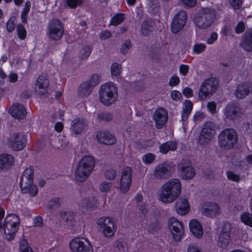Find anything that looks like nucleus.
Instances as JSON below:
<instances>
[{
  "mask_svg": "<svg viewBox=\"0 0 252 252\" xmlns=\"http://www.w3.org/2000/svg\"><path fill=\"white\" fill-rule=\"evenodd\" d=\"M66 4L68 7L74 8L82 3V0H66Z\"/></svg>",
  "mask_w": 252,
  "mask_h": 252,
  "instance_id": "51",
  "label": "nucleus"
},
{
  "mask_svg": "<svg viewBox=\"0 0 252 252\" xmlns=\"http://www.w3.org/2000/svg\"><path fill=\"white\" fill-rule=\"evenodd\" d=\"M187 252H202L198 247L195 244H190L188 246Z\"/></svg>",
  "mask_w": 252,
  "mask_h": 252,
  "instance_id": "60",
  "label": "nucleus"
},
{
  "mask_svg": "<svg viewBox=\"0 0 252 252\" xmlns=\"http://www.w3.org/2000/svg\"><path fill=\"white\" fill-rule=\"evenodd\" d=\"M125 19V15L123 13H117L112 18L110 24L116 26L121 24Z\"/></svg>",
  "mask_w": 252,
  "mask_h": 252,
  "instance_id": "36",
  "label": "nucleus"
},
{
  "mask_svg": "<svg viewBox=\"0 0 252 252\" xmlns=\"http://www.w3.org/2000/svg\"><path fill=\"white\" fill-rule=\"evenodd\" d=\"M105 177L109 180H113L116 177V172L113 169L108 170L105 174Z\"/></svg>",
  "mask_w": 252,
  "mask_h": 252,
  "instance_id": "56",
  "label": "nucleus"
},
{
  "mask_svg": "<svg viewBox=\"0 0 252 252\" xmlns=\"http://www.w3.org/2000/svg\"><path fill=\"white\" fill-rule=\"evenodd\" d=\"M132 181V169L129 167H126L122 172L120 184V190L122 193L128 191Z\"/></svg>",
  "mask_w": 252,
  "mask_h": 252,
  "instance_id": "14",
  "label": "nucleus"
},
{
  "mask_svg": "<svg viewBox=\"0 0 252 252\" xmlns=\"http://www.w3.org/2000/svg\"><path fill=\"white\" fill-rule=\"evenodd\" d=\"M174 168L175 165L171 162L159 164L155 168V175L157 177H162L165 175L171 173L174 170Z\"/></svg>",
  "mask_w": 252,
  "mask_h": 252,
  "instance_id": "26",
  "label": "nucleus"
},
{
  "mask_svg": "<svg viewBox=\"0 0 252 252\" xmlns=\"http://www.w3.org/2000/svg\"><path fill=\"white\" fill-rule=\"evenodd\" d=\"M26 142V137L23 134H14L10 138L9 145L15 151L23 149Z\"/></svg>",
  "mask_w": 252,
  "mask_h": 252,
  "instance_id": "22",
  "label": "nucleus"
},
{
  "mask_svg": "<svg viewBox=\"0 0 252 252\" xmlns=\"http://www.w3.org/2000/svg\"><path fill=\"white\" fill-rule=\"evenodd\" d=\"M61 218L66 222H72L75 218V213L71 211H61L60 213Z\"/></svg>",
  "mask_w": 252,
  "mask_h": 252,
  "instance_id": "35",
  "label": "nucleus"
},
{
  "mask_svg": "<svg viewBox=\"0 0 252 252\" xmlns=\"http://www.w3.org/2000/svg\"><path fill=\"white\" fill-rule=\"evenodd\" d=\"M206 48L205 44L203 43H199L195 44L193 46L192 52L194 54H199L203 52Z\"/></svg>",
  "mask_w": 252,
  "mask_h": 252,
  "instance_id": "40",
  "label": "nucleus"
},
{
  "mask_svg": "<svg viewBox=\"0 0 252 252\" xmlns=\"http://www.w3.org/2000/svg\"><path fill=\"white\" fill-rule=\"evenodd\" d=\"M241 46L246 51L252 50V30L246 32L243 37Z\"/></svg>",
  "mask_w": 252,
  "mask_h": 252,
  "instance_id": "31",
  "label": "nucleus"
},
{
  "mask_svg": "<svg viewBox=\"0 0 252 252\" xmlns=\"http://www.w3.org/2000/svg\"><path fill=\"white\" fill-rule=\"evenodd\" d=\"M214 21L212 14L210 13L199 12L194 19L195 25L200 29H205L210 27Z\"/></svg>",
  "mask_w": 252,
  "mask_h": 252,
  "instance_id": "15",
  "label": "nucleus"
},
{
  "mask_svg": "<svg viewBox=\"0 0 252 252\" xmlns=\"http://www.w3.org/2000/svg\"><path fill=\"white\" fill-rule=\"evenodd\" d=\"M155 159L154 155L151 153H147L143 156L142 159L144 164H148L152 163Z\"/></svg>",
  "mask_w": 252,
  "mask_h": 252,
  "instance_id": "43",
  "label": "nucleus"
},
{
  "mask_svg": "<svg viewBox=\"0 0 252 252\" xmlns=\"http://www.w3.org/2000/svg\"><path fill=\"white\" fill-rule=\"evenodd\" d=\"M131 47V42L129 40L126 41L121 46V52L123 54L127 53Z\"/></svg>",
  "mask_w": 252,
  "mask_h": 252,
  "instance_id": "48",
  "label": "nucleus"
},
{
  "mask_svg": "<svg viewBox=\"0 0 252 252\" xmlns=\"http://www.w3.org/2000/svg\"><path fill=\"white\" fill-rule=\"evenodd\" d=\"M245 29V25L243 22H239L235 28V32L237 33L242 32Z\"/></svg>",
  "mask_w": 252,
  "mask_h": 252,
  "instance_id": "64",
  "label": "nucleus"
},
{
  "mask_svg": "<svg viewBox=\"0 0 252 252\" xmlns=\"http://www.w3.org/2000/svg\"><path fill=\"white\" fill-rule=\"evenodd\" d=\"M200 211L201 213L204 216L213 218L220 213V208L217 203L207 201L202 204Z\"/></svg>",
  "mask_w": 252,
  "mask_h": 252,
  "instance_id": "16",
  "label": "nucleus"
},
{
  "mask_svg": "<svg viewBox=\"0 0 252 252\" xmlns=\"http://www.w3.org/2000/svg\"><path fill=\"white\" fill-rule=\"evenodd\" d=\"M181 192V183L176 178L172 179L165 183L158 193V199L164 203H170L174 201Z\"/></svg>",
  "mask_w": 252,
  "mask_h": 252,
  "instance_id": "1",
  "label": "nucleus"
},
{
  "mask_svg": "<svg viewBox=\"0 0 252 252\" xmlns=\"http://www.w3.org/2000/svg\"><path fill=\"white\" fill-rule=\"evenodd\" d=\"M17 32L18 37L22 40L24 39L27 35V32L24 27L21 25L19 24L17 27Z\"/></svg>",
  "mask_w": 252,
  "mask_h": 252,
  "instance_id": "44",
  "label": "nucleus"
},
{
  "mask_svg": "<svg viewBox=\"0 0 252 252\" xmlns=\"http://www.w3.org/2000/svg\"><path fill=\"white\" fill-rule=\"evenodd\" d=\"M111 36V33L108 31L102 32L99 35V37L101 40H105L109 38Z\"/></svg>",
  "mask_w": 252,
  "mask_h": 252,
  "instance_id": "62",
  "label": "nucleus"
},
{
  "mask_svg": "<svg viewBox=\"0 0 252 252\" xmlns=\"http://www.w3.org/2000/svg\"><path fill=\"white\" fill-rule=\"evenodd\" d=\"M96 138L99 143L104 145H112L116 142L115 137L108 132H98L96 134Z\"/></svg>",
  "mask_w": 252,
  "mask_h": 252,
  "instance_id": "27",
  "label": "nucleus"
},
{
  "mask_svg": "<svg viewBox=\"0 0 252 252\" xmlns=\"http://www.w3.org/2000/svg\"><path fill=\"white\" fill-rule=\"evenodd\" d=\"M111 187V184L108 182H102L99 186V189L102 192H108Z\"/></svg>",
  "mask_w": 252,
  "mask_h": 252,
  "instance_id": "46",
  "label": "nucleus"
},
{
  "mask_svg": "<svg viewBox=\"0 0 252 252\" xmlns=\"http://www.w3.org/2000/svg\"><path fill=\"white\" fill-rule=\"evenodd\" d=\"M187 19V14L184 10H181L174 16L172 24L171 31L177 33L181 31L185 26Z\"/></svg>",
  "mask_w": 252,
  "mask_h": 252,
  "instance_id": "17",
  "label": "nucleus"
},
{
  "mask_svg": "<svg viewBox=\"0 0 252 252\" xmlns=\"http://www.w3.org/2000/svg\"><path fill=\"white\" fill-rule=\"evenodd\" d=\"M177 149V143L173 141H170L161 144L159 147V152L166 154L169 151H174Z\"/></svg>",
  "mask_w": 252,
  "mask_h": 252,
  "instance_id": "33",
  "label": "nucleus"
},
{
  "mask_svg": "<svg viewBox=\"0 0 252 252\" xmlns=\"http://www.w3.org/2000/svg\"><path fill=\"white\" fill-rule=\"evenodd\" d=\"M219 82L215 78H208L202 84L199 96L202 99L205 98L209 95L214 93L218 87Z\"/></svg>",
  "mask_w": 252,
  "mask_h": 252,
  "instance_id": "11",
  "label": "nucleus"
},
{
  "mask_svg": "<svg viewBox=\"0 0 252 252\" xmlns=\"http://www.w3.org/2000/svg\"><path fill=\"white\" fill-rule=\"evenodd\" d=\"M100 78L101 76L99 74H93L89 81L81 85L80 88V94L84 96L89 95L92 90V88L100 82Z\"/></svg>",
  "mask_w": 252,
  "mask_h": 252,
  "instance_id": "18",
  "label": "nucleus"
},
{
  "mask_svg": "<svg viewBox=\"0 0 252 252\" xmlns=\"http://www.w3.org/2000/svg\"><path fill=\"white\" fill-rule=\"evenodd\" d=\"M95 164L94 158L91 156H84L78 162L74 171V178L77 182L82 183L87 180L92 172Z\"/></svg>",
  "mask_w": 252,
  "mask_h": 252,
  "instance_id": "2",
  "label": "nucleus"
},
{
  "mask_svg": "<svg viewBox=\"0 0 252 252\" xmlns=\"http://www.w3.org/2000/svg\"><path fill=\"white\" fill-rule=\"evenodd\" d=\"M92 49L88 46L83 47L80 51L79 57L81 59H86L90 56Z\"/></svg>",
  "mask_w": 252,
  "mask_h": 252,
  "instance_id": "41",
  "label": "nucleus"
},
{
  "mask_svg": "<svg viewBox=\"0 0 252 252\" xmlns=\"http://www.w3.org/2000/svg\"><path fill=\"white\" fill-rule=\"evenodd\" d=\"M178 172L181 178L184 180L192 179L195 175V169L188 160H184L180 163Z\"/></svg>",
  "mask_w": 252,
  "mask_h": 252,
  "instance_id": "13",
  "label": "nucleus"
},
{
  "mask_svg": "<svg viewBox=\"0 0 252 252\" xmlns=\"http://www.w3.org/2000/svg\"><path fill=\"white\" fill-rule=\"evenodd\" d=\"M183 93L186 97H191L193 95V91L189 88L186 87L183 90Z\"/></svg>",
  "mask_w": 252,
  "mask_h": 252,
  "instance_id": "63",
  "label": "nucleus"
},
{
  "mask_svg": "<svg viewBox=\"0 0 252 252\" xmlns=\"http://www.w3.org/2000/svg\"><path fill=\"white\" fill-rule=\"evenodd\" d=\"M168 227L172 238L176 242L180 241L185 235V228L183 223L174 217L170 218L168 220Z\"/></svg>",
  "mask_w": 252,
  "mask_h": 252,
  "instance_id": "8",
  "label": "nucleus"
},
{
  "mask_svg": "<svg viewBox=\"0 0 252 252\" xmlns=\"http://www.w3.org/2000/svg\"><path fill=\"white\" fill-rule=\"evenodd\" d=\"M14 158L9 154L0 155V168H7L12 166L14 163Z\"/></svg>",
  "mask_w": 252,
  "mask_h": 252,
  "instance_id": "32",
  "label": "nucleus"
},
{
  "mask_svg": "<svg viewBox=\"0 0 252 252\" xmlns=\"http://www.w3.org/2000/svg\"><path fill=\"white\" fill-rule=\"evenodd\" d=\"M19 250L20 252H38L35 248H32L27 241L23 240L20 242Z\"/></svg>",
  "mask_w": 252,
  "mask_h": 252,
  "instance_id": "34",
  "label": "nucleus"
},
{
  "mask_svg": "<svg viewBox=\"0 0 252 252\" xmlns=\"http://www.w3.org/2000/svg\"><path fill=\"white\" fill-rule=\"evenodd\" d=\"M238 136L236 132L232 128L223 129L219 134L218 143L220 146L225 150L232 148L236 144Z\"/></svg>",
  "mask_w": 252,
  "mask_h": 252,
  "instance_id": "6",
  "label": "nucleus"
},
{
  "mask_svg": "<svg viewBox=\"0 0 252 252\" xmlns=\"http://www.w3.org/2000/svg\"><path fill=\"white\" fill-rule=\"evenodd\" d=\"M16 21V17H11L9 18L6 23V29L8 32H13L15 27V22Z\"/></svg>",
  "mask_w": 252,
  "mask_h": 252,
  "instance_id": "42",
  "label": "nucleus"
},
{
  "mask_svg": "<svg viewBox=\"0 0 252 252\" xmlns=\"http://www.w3.org/2000/svg\"><path fill=\"white\" fill-rule=\"evenodd\" d=\"M205 117V115L204 113L198 111L194 114L193 120L195 122H199L204 119Z\"/></svg>",
  "mask_w": 252,
  "mask_h": 252,
  "instance_id": "58",
  "label": "nucleus"
},
{
  "mask_svg": "<svg viewBox=\"0 0 252 252\" xmlns=\"http://www.w3.org/2000/svg\"><path fill=\"white\" fill-rule=\"evenodd\" d=\"M189 226L190 231L196 238L201 239L203 237V227L197 220H191L189 221Z\"/></svg>",
  "mask_w": 252,
  "mask_h": 252,
  "instance_id": "25",
  "label": "nucleus"
},
{
  "mask_svg": "<svg viewBox=\"0 0 252 252\" xmlns=\"http://www.w3.org/2000/svg\"><path fill=\"white\" fill-rule=\"evenodd\" d=\"M218 38V34L216 32H213L208 37L206 40V43L209 45L214 44Z\"/></svg>",
  "mask_w": 252,
  "mask_h": 252,
  "instance_id": "47",
  "label": "nucleus"
},
{
  "mask_svg": "<svg viewBox=\"0 0 252 252\" xmlns=\"http://www.w3.org/2000/svg\"><path fill=\"white\" fill-rule=\"evenodd\" d=\"M49 81L46 75L39 76L34 83V89L39 95L44 94L47 92Z\"/></svg>",
  "mask_w": 252,
  "mask_h": 252,
  "instance_id": "23",
  "label": "nucleus"
},
{
  "mask_svg": "<svg viewBox=\"0 0 252 252\" xmlns=\"http://www.w3.org/2000/svg\"><path fill=\"white\" fill-rule=\"evenodd\" d=\"M241 221L246 225L252 227V215L249 213H244L241 216Z\"/></svg>",
  "mask_w": 252,
  "mask_h": 252,
  "instance_id": "38",
  "label": "nucleus"
},
{
  "mask_svg": "<svg viewBox=\"0 0 252 252\" xmlns=\"http://www.w3.org/2000/svg\"><path fill=\"white\" fill-rule=\"evenodd\" d=\"M216 134L215 126L211 122L205 123L202 126L199 141L201 144L207 143L211 140Z\"/></svg>",
  "mask_w": 252,
  "mask_h": 252,
  "instance_id": "12",
  "label": "nucleus"
},
{
  "mask_svg": "<svg viewBox=\"0 0 252 252\" xmlns=\"http://www.w3.org/2000/svg\"><path fill=\"white\" fill-rule=\"evenodd\" d=\"M33 169L30 167L26 168L21 177L20 185L22 191L24 193H29L31 196H34L38 192L37 187L32 184Z\"/></svg>",
  "mask_w": 252,
  "mask_h": 252,
  "instance_id": "4",
  "label": "nucleus"
},
{
  "mask_svg": "<svg viewBox=\"0 0 252 252\" xmlns=\"http://www.w3.org/2000/svg\"><path fill=\"white\" fill-rule=\"evenodd\" d=\"M60 203V199L58 198H55L49 201L48 205L49 207L53 208L58 206Z\"/></svg>",
  "mask_w": 252,
  "mask_h": 252,
  "instance_id": "61",
  "label": "nucleus"
},
{
  "mask_svg": "<svg viewBox=\"0 0 252 252\" xmlns=\"http://www.w3.org/2000/svg\"><path fill=\"white\" fill-rule=\"evenodd\" d=\"M11 115L17 119H24L26 115V110L24 106L19 103L13 104L9 109Z\"/></svg>",
  "mask_w": 252,
  "mask_h": 252,
  "instance_id": "30",
  "label": "nucleus"
},
{
  "mask_svg": "<svg viewBox=\"0 0 252 252\" xmlns=\"http://www.w3.org/2000/svg\"><path fill=\"white\" fill-rule=\"evenodd\" d=\"M122 71L121 65L114 63L112 64L111 66V74L112 76H117L120 74Z\"/></svg>",
  "mask_w": 252,
  "mask_h": 252,
  "instance_id": "39",
  "label": "nucleus"
},
{
  "mask_svg": "<svg viewBox=\"0 0 252 252\" xmlns=\"http://www.w3.org/2000/svg\"><path fill=\"white\" fill-rule=\"evenodd\" d=\"M83 205L87 208H91L96 206L97 200L94 197L85 198L83 201Z\"/></svg>",
  "mask_w": 252,
  "mask_h": 252,
  "instance_id": "37",
  "label": "nucleus"
},
{
  "mask_svg": "<svg viewBox=\"0 0 252 252\" xmlns=\"http://www.w3.org/2000/svg\"><path fill=\"white\" fill-rule=\"evenodd\" d=\"M227 178L229 180H232L235 182H237L239 180V176L234 174L233 172L231 171H228L227 172Z\"/></svg>",
  "mask_w": 252,
  "mask_h": 252,
  "instance_id": "59",
  "label": "nucleus"
},
{
  "mask_svg": "<svg viewBox=\"0 0 252 252\" xmlns=\"http://www.w3.org/2000/svg\"><path fill=\"white\" fill-rule=\"evenodd\" d=\"M229 2L234 9H238L242 4V0H230Z\"/></svg>",
  "mask_w": 252,
  "mask_h": 252,
  "instance_id": "55",
  "label": "nucleus"
},
{
  "mask_svg": "<svg viewBox=\"0 0 252 252\" xmlns=\"http://www.w3.org/2000/svg\"><path fill=\"white\" fill-rule=\"evenodd\" d=\"M118 98V89L112 82L103 84L99 91L100 101L105 105L108 106L114 103Z\"/></svg>",
  "mask_w": 252,
  "mask_h": 252,
  "instance_id": "3",
  "label": "nucleus"
},
{
  "mask_svg": "<svg viewBox=\"0 0 252 252\" xmlns=\"http://www.w3.org/2000/svg\"><path fill=\"white\" fill-rule=\"evenodd\" d=\"M64 33L62 23L58 19L49 22L47 32V36L51 39L58 40L62 38Z\"/></svg>",
  "mask_w": 252,
  "mask_h": 252,
  "instance_id": "9",
  "label": "nucleus"
},
{
  "mask_svg": "<svg viewBox=\"0 0 252 252\" xmlns=\"http://www.w3.org/2000/svg\"><path fill=\"white\" fill-rule=\"evenodd\" d=\"M225 118L229 120H235L240 118L242 115L241 109L235 104L227 105L223 110Z\"/></svg>",
  "mask_w": 252,
  "mask_h": 252,
  "instance_id": "21",
  "label": "nucleus"
},
{
  "mask_svg": "<svg viewBox=\"0 0 252 252\" xmlns=\"http://www.w3.org/2000/svg\"><path fill=\"white\" fill-rule=\"evenodd\" d=\"M252 91V83H245L239 85L235 92V95L238 98H243Z\"/></svg>",
  "mask_w": 252,
  "mask_h": 252,
  "instance_id": "28",
  "label": "nucleus"
},
{
  "mask_svg": "<svg viewBox=\"0 0 252 252\" xmlns=\"http://www.w3.org/2000/svg\"><path fill=\"white\" fill-rule=\"evenodd\" d=\"M96 224L102 234L106 237L111 238L116 232L114 221L110 217L100 218L97 220Z\"/></svg>",
  "mask_w": 252,
  "mask_h": 252,
  "instance_id": "7",
  "label": "nucleus"
},
{
  "mask_svg": "<svg viewBox=\"0 0 252 252\" xmlns=\"http://www.w3.org/2000/svg\"><path fill=\"white\" fill-rule=\"evenodd\" d=\"M180 83V78L177 75L172 76L169 80V85L173 87L179 84Z\"/></svg>",
  "mask_w": 252,
  "mask_h": 252,
  "instance_id": "57",
  "label": "nucleus"
},
{
  "mask_svg": "<svg viewBox=\"0 0 252 252\" xmlns=\"http://www.w3.org/2000/svg\"><path fill=\"white\" fill-rule=\"evenodd\" d=\"M192 109V103L189 100L185 101L183 111L191 113Z\"/></svg>",
  "mask_w": 252,
  "mask_h": 252,
  "instance_id": "52",
  "label": "nucleus"
},
{
  "mask_svg": "<svg viewBox=\"0 0 252 252\" xmlns=\"http://www.w3.org/2000/svg\"><path fill=\"white\" fill-rule=\"evenodd\" d=\"M86 127V122L83 119L76 118L71 122L70 129L75 134L82 133Z\"/></svg>",
  "mask_w": 252,
  "mask_h": 252,
  "instance_id": "29",
  "label": "nucleus"
},
{
  "mask_svg": "<svg viewBox=\"0 0 252 252\" xmlns=\"http://www.w3.org/2000/svg\"><path fill=\"white\" fill-rule=\"evenodd\" d=\"M69 248L72 252H92V247L87 239L76 237L69 243Z\"/></svg>",
  "mask_w": 252,
  "mask_h": 252,
  "instance_id": "10",
  "label": "nucleus"
},
{
  "mask_svg": "<svg viewBox=\"0 0 252 252\" xmlns=\"http://www.w3.org/2000/svg\"><path fill=\"white\" fill-rule=\"evenodd\" d=\"M180 1L185 8L193 7L196 3V0H180Z\"/></svg>",
  "mask_w": 252,
  "mask_h": 252,
  "instance_id": "50",
  "label": "nucleus"
},
{
  "mask_svg": "<svg viewBox=\"0 0 252 252\" xmlns=\"http://www.w3.org/2000/svg\"><path fill=\"white\" fill-rule=\"evenodd\" d=\"M190 205L187 199L179 198L175 203V210L178 214L181 216L187 215L190 211Z\"/></svg>",
  "mask_w": 252,
  "mask_h": 252,
  "instance_id": "24",
  "label": "nucleus"
},
{
  "mask_svg": "<svg viewBox=\"0 0 252 252\" xmlns=\"http://www.w3.org/2000/svg\"><path fill=\"white\" fill-rule=\"evenodd\" d=\"M231 230V224L230 223L225 222L223 224L219 237V246L224 248L228 245L230 241Z\"/></svg>",
  "mask_w": 252,
  "mask_h": 252,
  "instance_id": "19",
  "label": "nucleus"
},
{
  "mask_svg": "<svg viewBox=\"0 0 252 252\" xmlns=\"http://www.w3.org/2000/svg\"><path fill=\"white\" fill-rule=\"evenodd\" d=\"M170 96L175 101L180 100L182 97L181 94L177 90L172 91L170 93Z\"/></svg>",
  "mask_w": 252,
  "mask_h": 252,
  "instance_id": "53",
  "label": "nucleus"
},
{
  "mask_svg": "<svg viewBox=\"0 0 252 252\" xmlns=\"http://www.w3.org/2000/svg\"><path fill=\"white\" fill-rule=\"evenodd\" d=\"M189 70V66L188 65L182 64L179 66V73L181 75L186 76Z\"/></svg>",
  "mask_w": 252,
  "mask_h": 252,
  "instance_id": "54",
  "label": "nucleus"
},
{
  "mask_svg": "<svg viewBox=\"0 0 252 252\" xmlns=\"http://www.w3.org/2000/svg\"><path fill=\"white\" fill-rule=\"evenodd\" d=\"M168 119L167 111L163 108L157 109L153 115V119L155 122L156 126L161 128L166 123Z\"/></svg>",
  "mask_w": 252,
  "mask_h": 252,
  "instance_id": "20",
  "label": "nucleus"
},
{
  "mask_svg": "<svg viewBox=\"0 0 252 252\" xmlns=\"http://www.w3.org/2000/svg\"><path fill=\"white\" fill-rule=\"evenodd\" d=\"M207 108L208 111L212 114L217 112V104L214 101L208 102L207 104Z\"/></svg>",
  "mask_w": 252,
  "mask_h": 252,
  "instance_id": "49",
  "label": "nucleus"
},
{
  "mask_svg": "<svg viewBox=\"0 0 252 252\" xmlns=\"http://www.w3.org/2000/svg\"><path fill=\"white\" fill-rule=\"evenodd\" d=\"M153 28L148 22H144L141 26V32L144 35L149 34L152 31Z\"/></svg>",
  "mask_w": 252,
  "mask_h": 252,
  "instance_id": "45",
  "label": "nucleus"
},
{
  "mask_svg": "<svg viewBox=\"0 0 252 252\" xmlns=\"http://www.w3.org/2000/svg\"><path fill=\"white\" fill-rule=\"evenodd\" d=\"M20 224V219L14 214L6 215L3 225L5 237L7 240H11L15 237Z\"/></svg>",
  "mask_w": 252,
  "mask_h": 252,
  "instance_id": "5",
  "label": "nucleus"
}]
</instances>
